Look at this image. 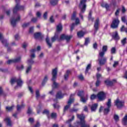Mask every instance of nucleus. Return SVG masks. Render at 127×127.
Segmentation results:
<instances>
[{
  "mask_svg": "<svg viewBox=\"0 0 127 127\" xmlns=\"http://www.w3.org/2000/svg\"><path fill=\"white\" fill-rule=\"evenodd\" d=\"M98 61L99 65H105L107 63V58L100 56L99 54Z\"/></svg>",
  "mask_w": 127,
  "mask_h": 127,
  "instance_id": "0eeeda50",
  "label": "nucleus"
},
{
  "mask_svg": "<svg viewBox=\"0 0 127 127\" xmlns=\"http://www.w3.org/2000/svg\"><path fill=\"white\" fill-rule=\"evenodd\" d=\"M52 81H53V89H56L59 87V83L55 82L56 78H57V68H55L52 71Z\"/></svg>",
  "mask_w": 127,
  "mask_h": 127,
  "instance_id": "20e7f679",
  "label": "nucleus"
},
{
  "mask_svg": "<svg viewBox=\"0 0 127 127\" xmlns=\"http://www.w3.org/2000/svg\"><path fill=\"white\" fill-rule=\"evenodd\" d=\"M108 50V46H103L102 47V51L99 52V56L100 57H104L105 55V53L107 52Z\"/></svg>",
  "mask_w": 127,
  "mask_h": 127,
  "instance_id": "ddd939ff",
  "label": "nucleus"
},
{
  "mask_svg": "<svg viewBox=\"0 0 127 127\" xmlns=\"http://www.w3.org/2000/svg\"><path fill=\"white\" fill-rule=\"evenodd\" d=\"M120 24V20L119 18H113L112 21V23L111 24V28L116 29L118 28L119 24Z\"/></svg>",
  "mask_w": 127,
  "mask_h": 127,
  "instance_id": "423d86ee",
  "label": "nucleus"
},
{
  "mask_svg": "<svg viewBox=\"0 0 127 127\" xmlns=\"http://www.w3.org/2000/svg\"><path fill=\"white\" fill-rule=\"evenodd\" d=\"M35 51H36V49H32L31 50V59H32L33 58H35V54H34V52H35Z\"/></svg>",
  "mask_w": 127,
  "mask_h": 127,
  "instance_id": "393cba45",
  "label": "nucleus"
},
{
  "mask_svg": "<svg viewBox=\"0 0 127 127\" xmlns=\"http://www.w3.org/2000/svg\"><path fill=\"white\" fill-rule=\"evenodd\" d=\"M99 25H100V20L99 18H97L94 23V29L96 32L99 30Z\"/></svg>",
  "mask_w": 127,
  "mask_h": 127,
  "instance_id": "dca6fc26",
  "label": "nucleus"
},
{
  "mask_svg": "<svg viewBox=\"0 0 127 127\" xmlns=\"http://www.w3.org/2000/svg\"><path fill=\"white\" fill-rule=\"evenodd\" d=\"M46 42L48 45L49 48H51V47H52V43L50 42V40L49 39V37H48V36H47L46 39Z\"/></svg>",
  "mask_w": 127,
  "mask_h": 127,
  "instance_id": "aec40b11",
  "label": "nucleus"
},
{
  "mask_svg": "<svg viewBox=\"0 0 127 127\" xmlns=\"http://www.w3.org/2000/svg\"><path fill=\"white\" fill-rule=\"evenodd\" d=\"M114 119L116 122H119L120 117H119V116H118L117 115H115L114 116Z\"/></svg>",
  "mask_w": 127,
  "mask_h": 127,
  "instance_id": "a18cd8bd",
  "label": "nucleus"
},
{
  "mask_svg": "<svg viewBox=\"0 0 127 127\" xmlns=\"http://www.w3.org/2000/svg\"><path fill=\"white\" fill-rule=\"evenodd\" d=\"M107 106V108H105L104 110V113L105 115H108L109 113H110V108H111V99H108V101L106 104Z\"/></svg>",
  "mask_w": 127,
  "mask_h": 127,
  "instance_id": "1a4fd4ad",
  "label": "nucleus"
},
{
  "mask_svg": "<svg viewBox=\"0 0 127 127\" xmlns=\"http://www.w3.org/2000/svg\"><path fill=\"white\" fill-rule=\"evenodd\" d=\"M97 97V95H96L95 94H92L90 96V100H91V101H93L95 99H96Z\"/></svg>",
  "mask_w": 127,
  "mask_h": 127,
  "instance_id": "a19ab883",
  "label": "nucleus"
},
{
  "mask_svg": "<svg viewBox=\"0 0 127 127\" xmlns=\"http://www.w3.org/2000/svg\"><path fill=\"white\" fill-rule=\"evenodd\" d=\"M64 97V95L62 94L61 91H59L57 93L56 95L57 99H62Z\"/></svg>",
  "mask_w": 127,
  "mask_h": 127,
  "instance_id": "5701e85b",
  "label": "nucleus"
},
{
  "mask_svg": "<svg viewBox=\"0 0 127 127\" xmlns=\"http://www.w3.org/2000/svg\"><path fill=\"white\" fill-rule=\"evenodd\" d=\"M97 98L99 101H104L106 99V95L105 93L100 92L97 94Z\"/></svg>",
  "mask_w": 127,
  "mask_h": 127,
  "instance_id": "f8f14e48",
  "label": "nucleus"
},
{
  "mask_svg": "<svg viewBox=\"0 0 127 127\" xmlns=\"http://www.w3.org/2000/svg\"><path fill=\"white\" fill-rule=\"evenodd\" d=\"M29 24H30V23H29V22L24 23L22 25V27H27V26H28V25H29Z\"/></svg>",
  "mask_w": 127,
  "mask_h": 127,
  "instance_id": "680f3d73",
  "label": "nucleus"
},
{
  "mask_svg": "<svg viewBox=\"0 0 127 127\" xmlns=\"http://www.w3.org/2000/svg\"><path fill=\"white\" fill-rule=\"evenodd\" d=\"M31 69H32V66L28 65L27 67V68L26 70V74H28V73H29V72L31 71Z\"/></svg>",
  "mask_w": 127,
  "mask_h": 127,
  "instance_id": "2f4dec72",
  "label": "nucleus"
},
{
  "mask_svg": "<svg viewBox=\"0 0 127 127\" xmlns=\"http://www.w3.org/2000/svg\"><path fill=\"white\" fill-rule=\"evenodd\" d=\"M71 38H72V36L65 35V40H66V41H69Z\"/></svg>",
  "mask_w": 127,
  "mask_h": 127,
  "instance_id": "8fccbe9b",
  "label": "nucleus"
},
{
  "mask_svg": "<svg viewBox=\"0 0 127 127\" xmlns=\"http://www.w3.org/2000/svg\"><path fill=\"white\" fill-rule=\"evenodd\" d=\"M97 108H98V104L95 103L93 104L91 107V112H95L96 110H97Z\"/></svg>",
  "mask_w": 127,
  "mask_h": 127,
  "instance_id": "412c9836",
  "label": "nucleus"
},
{
  "mask_svg": "<svg viewBox=\"0 0 127 127\" xmlns=\"http://www.w3.org/2000/svg\"><path fill=\"white\" fill-rule=\"evenodd\" d=\"M11 85H13L14 83H17V85L15 88L16 89L17 87H21L22 86V81L20 78L17 79L16 78H12L10 81Z\"/></svg>",
  "mask_w": 127,
  "mask_h": 127,
  "instance_id": "39448f33",
  "label": "nucleus"
},
{
  "mask_svg": "<svg viewBox=\"0 0 127 127\" xmlns=\"http://www.w3.org/2000/svg\"><path fill=\"white\" fill-rule=\"evenodd\" d=\"M84 34H85V33L82 31L77 32V36L79 38L83 37V36H84Z\"/></svg>",
  "mask_w": 127,
  "mask_h": 127,
  "instance_id": "7c9ffc66",
  "label": "nucleus"
},
{
  "mask_svg": "<svg viewBox=\"0 0 127 127\" xmlns=\"http://www.w3.org/2000/svg\"><path fill=\"white\" fill-rule=\"evenodd\" d=\"M59 0H49L50 2L52 5H56L58 3Z\"/></svg>",
  "mask_w": 127,
  "mask_h": 127,
  "instance_id": "a878e982",
  "label": "nucleus"
},
{
  "mask_svg": "<svg viewBox=\"0 0 127 127\" xmlns=\"http://www.w3.org/2000/svg\"><path fill=\"white\" fill-rule=\"evenodd\" d=\"M25 105L24 104H22L21 106H19V105H17V111H19L20 110H21V109H23L24 108Z\"/></svg>",
  "mask_w": 127,
  "mask_h": 127,
  "instance_id": "72a5a7b5",
  "label": "nucleus"
},
{
  "mask_svg": "<svg viewBox=\"0 0 127 127\" xmlns=\"http://www.w3.org/2000/svg\"><path fill=\"white\" fill-rule=\"evenodd\" d=\"M76 116L77 118L80 121V122H76L77 125H80V127H90V125L86 124V121H85V115L83 114H77Z\"/></svg>",
  "mask_w": 127,
  "mask_h": 127,
  "instance_id": "f03ea898",
  "label": "nucleus"
},
{
  "mask_svg": "<svg viewBox=\"0 0 127 127\" xmlns=\"http://www.w3.org/2000/svg\"><path fill=\"white\" fill-rule=\"evenodd\" d=\"M88 95H86L85 97L84 96H82L81 97H80V101L82 102V103H86V102L88 101Z\"/></svg>",
  "mask_w": 127,
  "mask_h": 127,
  "instance_id": "4be33fe9",
  "label": "nucleus"
},
{
  "mask_svg": "<svg viewBox=\"0 0 127 127\" xmlns=\"http://www.w3.org/2000/svg\"><path fill=\"white\" fill-rule=\"evenodd\" d=\"M92 13H93V12L92 10H90L88 15V19L91 21H94V18L92 17Z\"/></svg>",
  "mask_w": 127,
  "mask_h": 127,
  "instance_id": "c85d7f7f",
  "label": "nucleus"
},
{
  "mask_svg": "<svg viewBox=\"0 0 127 127\" xmlns=\"http://www.w3.org/2000/svg\"><path fill=\"white\" fill-rule=\"evenodd\" d=\"M24 68V66H23V65H18L16 66V69L18 70V71H21V70H23Z\"/></svg>",
  "mask_w": 127,
  "mask_h": 127,
  "instance_id": "f704fd0d",
  "label": "nucleus"
},
{
  "mask_svg": "<svg viewBox=\"0 0 127 127\" xmlns=\"http://www.w3.org/2000/svg\"><path fill=\"white\" fill-rule=\"evenodd\" d=\"M115 105L117 107L118 109H122V108L125 106V102L123 101L120 100V99H117L115 101Z\"/></svg>",
  "mask_w": 127,
  "mask_h": 127,
  "instance_id": "6e6552de",
  "label": "nucleus"
},
{
  "mask_svg": "<svg viewBox=\"0 0 127 127\" xmlns=\"http://www.w3.org/2000/svg\"><path fill=\"white\" fill-rule=\"evenodd\" d=\"M43 115H47V116H48V115H49V111H48L47 110H45L43 112Z\"/></svg>",
  "mask_w": 127,
  "mask_h": 127,
  "instance_id": "864d4df0",
  "label": "nucleus"
},
{
  "mask_svg": "<svg viewBox=\"0 0 127 127\" xmlns=\"http://www.w3.org/2000/svg\"><path fill=\"white\" fill-rule=\"evenodd\" d=\"M19 0H15L16 4L13 9V17L10 20L11 24L13 27H15L17 22L20 20V16H19V14L17 13V11L24 9V6H20L19 3H18V2H19Z\"/></svg>",
  "mask_w": 127,
  "mask_h": 127,
  "instance_id": "f257e3e1",
  "label": "nucleus"
},
{
  "mask_svg": "<svg viewBox=\"0 0 127 127\" xmlns=\"http://www.w3.org/2000/svg\"><path fill=\"white\" fill-rule=\"evenodd\" d=\"M63 28V27H62V25L61 24H59L57 26V31L60 32L61 31H62Z\"/></svg>",
  "mask_w": 127,
  "mask_h": 127,
  "instance_id": "cd10ccee",
  "label": "nucleus"
},
{
  "mask_svg": "<svg viewBox=\"0 0 127 127\" xmlns=\"http://www.w3.org/2000/svg\"><path fill=\"white\" fill-rule=\"evenodd\" d=\"M74 102V99H71V97H70L69 100L67 102V105H66L65 106H64V112L65 113L66 111H67V110L71 107V104L72 103Z\"/></svg>",
  "mask_w": 127,
  "mask_h": 127,
  "instance_id": "9d476101",
  "label": "nucleus"
},
{
  "mask_svg": "<svg viewBox=\"0 0 127 127\" xmlns=\"http://www.w3.org/2000/svg\"><path fill=\"white\" fill-rule=\"evenodd\" d=\"M50 22H51V23H53V22H54L55 20H54V18H53V16H52L50 18Z\"/></svg>",
  "mask_w": 127,
  "mask_h": 127,
  "instance_id": "0e129e2a",
  "label": "nucleus"
},
{
  "mask_svg": "<svg viewBox=\"0 0 127 127\" xmlns=\"http://www.w3.org/2000/svg\"><path fill=\"white\" fill-rule=\"evenodd\" d=\"M116 82H117V80L116 79H113V81H110L109 80L105 81V84H106L108 86H112L113 84H114Z\"/></svg>",
  "mask_w": 127,
  "mask_h": 127,
  "instance_id": "a211bd4d",
  "label": "nucleus"
},
{
  "mask_svg": "<svg viewBox=\"0 0 127 127\" xmlns=\"http://www.w3.org/2000/svg\"><path fill=\"white\" fill-rule=\"evenodd\" d=\"M91 67H92V64H89L87 65L85 70V74H87V73L89 72V70H90V69H91Z\"/></svg>",
  "mask_w": 127,
  "mask_h": 127,
  "instance_id": "473e14b6",
  "label": "nucleus"
},
{
  "mask_svg": "<svg viewBox=\"0 0 127 127\" xmlns=\"http://www.w3.org/2000/svg\"><path fill=\"white\" fill-rule=\"evenodd\" d=\"M101 6L103 7H106V9H108V8L110 7V6H109V4L105 3V4H102Z\"/></svg>",
  "mask_w": 127,
  "mask_h": 127,
  "instance_id": "49530a36",
  "label": "nucleus"
},
{
  "mask_svg": "<svg viewBox=\"0 0 127 127\" xmlns=\"http://www.w3.org/2000/svg\"><path fill=\"white\" fill-rule=\"evenodd\" d=\"M21 60V58L19 57L15 59L9 60L7 62V64H12V63H18V62H20Z\"/></svg>",
  "mask_w": 127,
  "mask_h": 127,
  "instance_id": "9b49d317",
  "label": "nucleus"
},
{
  "mask_svg": "<svg viewBox=\"0 0 127 127\" xmlns=\"http://www.w3.org/2000/svg\"><path fill=\"white\" fill-rule=\"evenodd\" d=\"M27 114L28 115H31V114H32V110H31L30 107H28Z\"/></svg>",
  "mask_w": 127,
  "mask_h": 127,
  "instance_id": "3c124183",
  "label": "nucleus"
},
{
  "mask_svg": "<svg viewBox=\"0 0 127 127\" xmlns=\"http://www.w3.org/2000/svg\"><path fill=\"white\" fill-rule=\"evenodd\" d=\"M36 99H39V98H40V93H39V90L36 91Z\"/></svg>",
  "mask_w": 127,
  "mask_h": 127,
  "instance_id": "58836bf2",
  "label": "nucleus"
},
{
  "mask_svg": "<svg viewBox=\"0 0 127 127\" xmlns=\"http://www.w3.org/2000/svg\"><path fill=\"white\" fill-rule=\"evenodd\" d=\"M121 43L122 45H125L126 43H127V38H124L123 39L121 40Z\"/></svg>",
  "mask_w": 127,
  "mask_h": 127,
  "instance_id": "79ce46f5",
  "label": "nucleus"
},
{
  "mask_svg": "<svg viewBox=\"0 0 127 127\" xmlns=\"http://www.w3.org/2000/svg\"><path fill=\"white\" fill-rule=\"evenodd\" d=\"M34 37L35 39H38V38H40V37H42V36L41 35V33H36L34 34Z\"/></svg>",
  "mask_w": 127,
  "mask_h": 127,
  "instance_id": "bb28decb",
  "label": "nucleus"
},
{
  "mask_svg": "<svg viewBox=\"0 0 127 127\" xmlns=\"http://www.w3.org/2000/svg\"><path fill=\"white\" fill-rule=\"evenodd\" d=\"M76 14H77V12L75 11H73V13L72 15L71 16L72 20H75V19L76 18Z\"/></svg>",
  "mask_w": 127,
  "mask_h": 127,
  "instance_id": "c9c22d12",
  "label": "nucleus"
},
{
  "mask_svg": "<svg viewBox=\"0 0 127 127\" xmlns=\"http://www.w3.org/2000/svg\"><path fill=\"white\" fill-rule=\"evenodd\" d=\"M48 80V78L47 77V76H46L45 77V78H44L43 81L42 85H45V83H46V82H47Z\"/></svg>",
  "mask_w": 127,
  "mask_h": 127,
  "instance_id": "c03bdc74",
  "label": "nucleus"
},
{
  "mask_svg": "<svg viewBox=\"0 0 127 127\" xmlns=\"http://www.w3.org/2000/svg\"><path fill=\"white\" fill-rule=\"evenodd\" d=\"M51 117L52 119H56V118L57 117V114H56L55 113H53L51 114Z\"/></svg>",
  "mask_w": 127,
  "mask_h": 127,
  "instance_id": "37998d69",
  "label": "nucleus"
},
{
  "mask_svg": "<svg viewBox=\"0 0 127 127\" xmlns=\"http://www.w3.org/2000/svg\"><path fill=\"white\" fill-rule=\"evenodd\" d=\"M122 125L127 127V114H126L125 116L122 119Z\"/></svg>",
  "mask_w": 127,
  "mask_h": 127,
  "instance_id": "6ab92c4d",
  "label": "nucleus"
},
{
  "mask_svg": "<svg viewBox=\"0 0 127 127\" xmlns=\"http://www.w3.org/2000/svg\"><path fill=\"white\" fill-rule=\"evenodd\" d=\"M33 63H34V61L32 59H31L27 61V64L28 66H32Z\"/></svg>",
  "mask_w": 127,
  "mask_h": 127,
  "instance_id": "c756f323",
  "label": "nucleus"
},
{
  "mask_svg": "<svg viewBox=\"0 0 127 127\" xmlns=\"http://www.w3.org/2000/svg\"><path fill=\"white\" fill-rule=\"evenodd\" d=\"M78 77L79 80H81V81H83L84 80V76H83V75L80 74Z\"/></svg>",
  "mask_w": 127,
  "mask_h": 127,
  "instance_id": "e2e57ef3",
  "label": "nucleus"
},
{
  "mask_svg": "<svg viewBox=\"0 0 127 127\" xmlns=\"http://www.w3.org/2000/svg\"><path fill=\"white\" fill-rule=\"evenodd\" d=\"M0 96H5L4 92L2 91L1 87L0 86Z\"/></svg>",
  "mask_w": 127,
  "mask_h": 127,
  "instance_id": "de8ad7c7",
  "label": "nucleus"
},
{
  "mask_svg": "<svg viewBox=\"0 0 127 127\" xmlns=\"http://www.w3.org/2000/svg\"><path fill=\"white\" fill-rule=\"evenodd\" d=\"M14 106H12L11 107H6V110L7 111H8L9 112H10V111H12V110H13V108Z\"/></svg>",
  "mask_w": 127,
  "mask_h": 127,
  "instance_id": "ea45409f",
  "label": "nucleus"
},
{
  "mask_svg": "<svg viewBox=\"0 0 127 127\" xmlns=\"http://www.w3.org/2000/svg\"><path fill=\"white\" fill-rule=\"evenodd\" d=\"M2 43H3L5 47H8V43H7V41H6V40L2 41Z\"/></svg>",
  "mask_w": 127,
  "mask_h": 127,
  "instance_id": "4c0bfd02",
  "label": "nucleus"
},
{
  "mask_svg": "<svg viewBox=\"0 0 127 127\" xmlns=\"http://www.w3.org/2000/svg\"><path fill=\"white\" fill-rule=\"evenodd\" d=\"M79 23H80V20L79 19V18H76L75 19V23H73L70 27V31H73L74 27H75V26L77 24H79Z\"/></svg>",
  "mask_w": 127,
  "mask_h": 127,
  "instance_id": "2eb2a0df",
  "label": "nucleus"
},
{
  "mask_svg": "<svg viewBox=\"0 0 127 127\" xmlns=\"http://www.w3.org/2000/svg\"><path fill=\"white\" fill-rule=\"evenodd\" d=\"M100 84H101V81H100L99 79H97L95 83L96 86L99 87V86H100Z\"/></svg>",
  "mask_w": 127,
  "mask_h": 127,
  "instance_id": "5fc2aeb1",
  "label": "nucleus"
},
{
  "mask_svg": "<svg viewBox=\"0 0 127 127\" xmlns=\"http://www.w3.org/2000/svg\"><path fill=\"white\" fill-rule=\"evenodd\" d=\"M121 10L120 9H118L115 12V15L116 16H118V15H119V14H120V11Z\"/></svg>",
  "mask_w": 127,
  "mask_h": 127,
  "instance_id": "69168bd1",
  "label": "nucleus"
},
{
  "mask_svg": "<svg viewBox=\"0 0 127 127\" xmlns=\"http://www.w3.org/2000/svg\"><path fill=\"white\" fill-rule=\"evenodd\" d=\"M47 14H48V12H45V13H44L43 17L45 20L47 19Z\"/></svg>",
  "mask_w": 127,
  "mask_h": 127,
  "instance_id": "4d7b16f0",
  "label": "nucleus"
},
{
  "mask_svg": "<svg viewBox=\"0 0 127 127\" xmlns=\"http://www.w3.org/2000/svg\"><path fill=\"white\" fill-rule=\"evenodd\" d=\"M121 31H125V32L127 33V28H125V26H122Z\"/></svg>",
  "mask_w": 127,
  "mask_h": 127,
  "instance_id": "09e8293b",
  "label": "nucleus"
},
{
  "mask_svg": "<svg viewBox=\"0 0 127 127\" xmlns=\"http://www.w3.org/2000/svg\"><path fill=\"white\" fill-rule=\"evenodd\" d=\"M90 42V40H89V38L85 39V41L84 43V45H88V43Z\"/></svg>",
  "mask_w": 127,
  "mask_h": 127,
  "instance_id": "13d9d810",
  "label": "nucleus"
},
{
  "mask_svg": "<svg viewBox=\"0 0 127 127\" xmlns=\"http://www.w3.org/2000/svg\"><path fill=\"white\" fill-rule=\"evenodd\" d=\"M77 95L80 98L82 97H84V91H79Z\"/></svg>",
  "mask_w": 127,
  "mask_h": 127,
  "instance_id": "e433bc0d",
  "label": "nucleus"
},
{
  "mask_svg": "<svg viewBox=\"0 0 127 127\" xmlns=\"http://www.w3.org/2000/svg\"><path fill=\"white\" fill-rule=\"evenodd\" d=\"M71 73V71L70 70H67L64 76V79L65 80V81H67L68 80V78L69 77V75Z\"/></svg>",
  "mask_w": 127,
  "mask_h": 127,
  "instance_id": "b1692460",
  "label": "nucleus"
},
{
  "mask_svg": "<svg viewBox=\"0 0 127 127\" xmlns=\"http://www.w3.org/2000/svg\"><path fill=\"white\" fill-rule=\"evenodd\" d=\"M65 37H66V35H64V34H63L61 36L60 40H64V39H65Z\"/></svg>",
  "mask_w": 127,
  "mask_h": 127,
  "instance_id": "052dcab7",
  "label": "nucleus"
},
{
  "mask_svg": "<svg viewBox=\"0 0 127 127\" xmlns=\"http://www.w3.org/2000/svg\"><path fill=\"white\" fill-rule=\"evenodd\" d=\"M116 51V48L113 47V48H112L111 49V54H115Z\"/></svg>",
  "mask_w": 127,
  "mask_h": 127,
  "instance_id": "603ef678",
  "label": "nucleus"
},
{
  "mask_svg": "<svg viewBox=\"0 0 127 127\" xmlns=\"http://www.w3.org/2000/svg\"><path fill=\"white\" fill-rule=\"evenodd\" d=\"M31 21H32V22H36L37 21V18H32L31 20Z\"/></svg>",
  "mask_w": 127,
  "mask_h": 127,
  "instance_id": "774afa93",
  "label": "nucleus"
},
{
  "mask_svg": "<svg viewBox=\"0 0 127 127\" xmlns=\"http://www.w3.org/2000/svg\"><path fill=\"white\" fill-rule=\"evenodd\" d=\"M96 77L97 80H100V78H102V74H100V73H97L96 74Z\"/></svg>",
  "mask_w": 127,
  "mask_h": 127,
  "instance_id": "bf43d9fd",
  "label": "nucleus"
},
{
  "mask_svg": "<svg viewBox=\"0 0 127 127\" xmlns=\"http://www.w3.org/2000/svg\"><path fill=\"white\" fill-rule=\"evenodd\" d=\"M87 0H81L79 4V8L80 9V12L79 13V16L81 17V19L83 20L84 17H83L82 13L85 12L86 10V7L87 5H86V2Z\"/></svg>",
  "mask_w": 127,
  "mask_h": 127,
  "instance_id": "7ed1b4c3",
  "label": "nucleus"
},
{
  "mask_svg": "<svg viewBox=\"0 0 127 127\" xmlns=\"http://www.w3.org/2000/svg\"><path fill=\"white\" fill-rule=\"evenodd\" d=\"M6 126L7 127H12V123L11 122V120H10V118L9 117H6L4 120Z\"/></svg>",
  "mask_w": 127,
  "mask_h": 127,
  "instance_id": "4468645a",
  "label": "nucleus"
},
{
  "mask_svg": "<svg viewBox=\"0 0 127 127\" xmlns=\"http://www.w3.org/2000/svg\"><path fill=\"white\" fill-rule=\"evenodd\" d=\"M112 37L115 40H119L120 39V36H119V34L117 31L113 32Z\"/></svg>",
  "mask_w": 127,
  "mask_h": 127,
  "instance_id": "f3484780",
  "label": "nucleus"
},
{
  "mask_svg": "<svg viewBox=\"0 0 127 127\" xmlns=\"http://www.w3.org/2000/svg\"><path fill=\"white\" fill-rule=\"evenodd\" d=\"M53 107L55 109H59L60 106L58 104H53Z\"/></svg>",
  "mask_w": 127,
  "mask_h": 127,
  "instance_id": "338daca9",
  "label": "nucleus"
},
{
  "mask_svg": "<svg viewBox=\"0 0 127 127\" xmlns=\"http://www.w3.org/2000/svg\"><path fill=\"white\" fill-rule=\"evenodd\" d=\"M36 15L37 17L40 18L41 17V13L39 11H37L36 14Z\"/></svg>",
  "mask_w": 127,
  "mask_h": 127,
  "instance_id": "6e6d98bb",
  "label": "nucleus"
}]
</instances>
